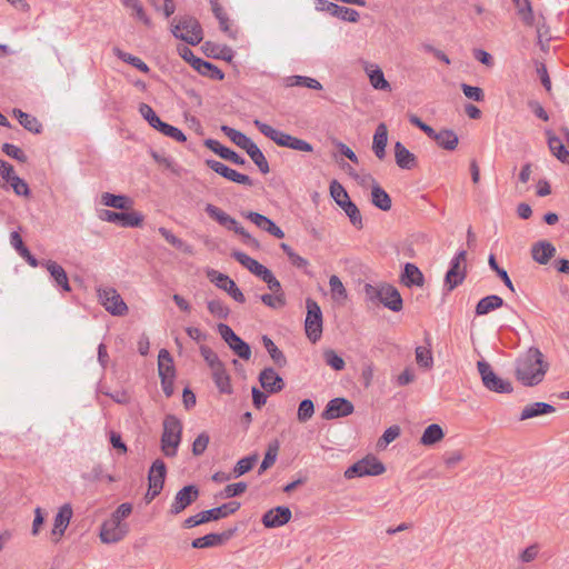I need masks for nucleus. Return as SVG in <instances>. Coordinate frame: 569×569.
Listing matches in <instances>:
<instances>
[{
    "mask_svg": "<svg viewBox=\"0 0 569 569\" xmlns=\"http://www.w3.org/2000/svg\"><path fill=\"white\" fill-rule=\"evenodd\" d=\"M548 370V363L543 361V355L537 348H530L523 357L517 361L516 377L525 386L540 383Z\"/></svg>",
    "mask_w": 569,
    "mask_h": 569,
    "instance_id": "obj_1",
    "label": "nucleus"
},
{
    "mask_svg": "<svg viewBox=\"0 0 569 569\" xmlns=\"http://www.w3.org/2000/svg\"><path fill=\"white\" fill-rule=\"evenodd\" d=\"M253 124L259 129V131L272 140L279 147H286L298 151L303 152H312V146L306 140L293 137L283 131L277 130L270 124H267L258 119L253 121Z\"/></svg>",
    "mask_w": 569,
    "mask_h": 569,
    "instance_id": "obj_2",
    "label": "nucleus"
},
{
    "mask_svg": "<svg viewBox=\"0 0 569 569\" xmlns=\"http://www.w3.org/2000/svg\"><path fill=\"white\" fill-rule=\"evenodd\" d=\"M162 427L161 451L166 457H174L182 438V423L176 416L168 415Z\"/></svg>",
    "mask_w": 569,
    "mask_h": 569,
    "instance_id": "obj_3",
    "label": "nucleus"
},
{
    "mask_svg": "<svg viewBox=\"0 0 569 569\" xmlns=\"http://www.w3.org/2000/svg\"><path fill=\"white\" fill-rule=\"evenodd\" d=\"M330 196L335 202L345 211L349 217L350 222L357 229H362V217L358 207L350 200L347 190L337 180H332L329 187Z\"/></svg>",
    "mask_w": 569,
    "mask_h": 569,
    "instance_id": "obj_4",
    "label": "nucleus"
},
{
    "mask_svg": "<svg viewBox=\"0 0 569 569\" xmlns=\"http://www.w3.org/2000/svg\"><path fill=\"white\" fill-rule=\"evenodd\" d=\"M239 508H240L239 502L231 501V502L224 503L220 507L201 511L194 516L187 518L183 521V527L192 528V527H196L198 525H201V523H204V522H208L211 520H218V519L224 518V517L236 512Z\"/></svg>",
    "mask_w": 569,
    "mask_h": 569,
    "instance_id": "obj_5",
    "label": "nucleus"
},
{
    "mask_svg": "<svg viewBox=\"0 0 569 569\" xmlns=\"http://www.w3.org/2000/svg\"><path fill=\"white\" fill-rule=\"evenodd\" d=\"M206 212L209 214V217L213 220H216L219 224L222 227L234 231L237 234L241 236L244 240V242L249 244H258L257 240L250 236L249 232L244 230L243 227L239 226L236 219H233L231 216H229L227 212L221 210L220 208L208 203L206 206Z\"/></svg>",
    "mask_w": 569,
    "mask_h": 569,
    "instance_id": "obj_6",
    "label": "nucleus"
},
{
    "mask_svg": "<svg viewBox=\"0 0 569 569\" xmlns=\"http://www.w3.org/2000/svg\"><path fill=\"white\" fill-rule=\"evenodd\" d=\"M176 38H179L191 46L202 41V28L197 19L191 17L182 18L172 30Z\"/></svg>",
    "mask_w": 569,
    "mask_h": 569,
    "instance_id": "obj_7",
    "label": "nucleus"
},
{
    "mask_svg": "<svg viewBox=\"0 0 569 569\" xmlns=\"http://www.w3.org/2000/svg\"><path fill=\"white\" fill-rule=\"evenodd\" d=\"M307 317L305 321V330L308 339L311 342H317L322 335V312L317 303L312 299H307Z\"/></svg>",
    "mask_w": 569,
    "mask_h": 569,
    "instance_id": "obj_8",
    "label": "nucleus"
},
{
    "mask_svg": "<svg viewBox=\"0 0 569 569\" xmlns=\"http://www.w3.org/2000/svg\"><path fill=\"white\" fill-rule=\"evenodd\" d=\"M386 471L382 462L376 457L367 456L363 459L357 461L345 471V478L352 479L356 477L365 476H379Z\"/></svg>",
    "mask_w": 569,
    "mask_h": 569,
    "instance_id": "obj_9",
    "label": "nucleus"
},
{
    "mask_svg": "<svg viewBox=\"0 0 569 569\" xmlns=\"http://www.w3.org/2000/svg\"><path fill=\"white\" fill-rule=\"evenodd\" d=\"M477 368L481 376L482 383L488 390L498 393H510L512 391L511 383L498 377L488 362L478 361Z\"/></svg>",
    "mask_w": 569,
    "mask_h": 569,
    "instance_id": "obj_10",
    "label": "nucleus"
},
{
    "mask_svg": "<svg viewBox=\"0 0 569 569\" xmlns=\"http://www.w3.org/2000/svg\"><path fill=\"white\" fill-rule=\"evenodd\" d=\"M467 274V252L461 250L451 261L450 269L448 270L445 284L449 291H452L463 282Z\"/></svg>",
    "mask_w": 569,
    "mask_h": 569,
    "instance_id": "obj_11",
    "label": "nucleus"
},
{
    "mask_svg": "<svg viewBox=\"0 0 569 569\" xmlns=\"http://www.w3.org/2000/svg\"><path fill=\"white\" fill-rule=\"evenodd\" d=\"M98 297L101 305L113 316H124L128 306L114 288L106 287L98 289Z\"/></svg>",
    "mask_w": 569,
    "mask_h": 569,
    "instance_id": "obj_12",
    "label": "nucleus"
},
{
    "mask_svg": "<svg viewBox=\"0 0 569 569\" xmlns=\"http://www.w3.org/2000/svg\"><path fill=\"white\" fill-rule=\"evenodd\" d=\"M73 516V509L70 503L62 505L54 516L53 519V526L50 532V540L52 543L58 545L62 537L64 536V532L67 528L70 525V521Z\"/></svg>",
    "mask_w": 569,
    "mask_h": 569,
    "instance_id": "obj_13",
    "label": "nucleus"
},
{
    "mask_svg": "<svg viewBox=\"0 0 569 569\" xmlns=\"http://www.w3.org/2000/svg\"><path fill=\"white\" fill-rule=\"evenodd\" d=\"M167 468L162 460L157 459L150 470H149V489L146 495V499L148 501L153 500L162 490L164 478H166Z\"/></svg>",
    "mask_w": 569,
    "mask_h": 569,
    "instance_id": "obj_14",
    "label": "nucleus"
},
{
    "mask_svg": "<svg viewBox=\"0 0 569 569\" xmlns=\"http://www.w3.org/2000/svg\"><path fill=\"white\" fill-rule=\"evenodd\" d=\"M128 531L129 527L126 522L109 518L101 525L99 537L103 543H116L122 540Z\"/></svg>",
    "mask_w": 569,
    "mask_h": 569,
    "instance_id": "obj_15",
    "label": "nucleus"
},
{
    "mask_svg": "<svg viewBox=\"0 0 569 569\" xmlns=\"http://www.w3.org/2000/svg\"><path fill=\"white\" fill-rule=\"evenodd\" d=\"M99 218L107 222L120 223L122 227H139L143 221L142 214L137 211L116 212L111 210H101Z\"/></svg>",
    "mask_w": 569,
    "mask_h": 569,
    "instance_id": "obj_16",
    "label": "nucleus"
},
{
    "mask_svg": "<svg viewBox=\"0 0 569 569\" xmlns=\"http://www.w3.org/2000/svg\"><path fill=\"white\" fill-rule=\"evenodd\" d=\"M208 278L218 288L228 292L236 301L243 303L246 301L244 295L237 287L236 282L230 279L227 274H223L217 270H209L207 272Z\"/></svg>",
    "mask_w": 569,
    "mask_h": 569,
    "instance_id": "obj_17",
    "label": "nucleus"
},
{
    "mask_svg": "<svg viewBox=\"0 0 569 569\" xmlns=\"http://www.w3.org/2000/svg\"><path fill=\"white\" fill-rule=\"evenodd\" d=\"M206 164L211 170H213L221 177H223L232 182L244 184L248 187H251L253 184V182L249 176L240 173V172L229 168L228 166H226L224 163H222L220 161H217L213 159H207Z\"/></svg>",
    "mask_w": 569,
    "mask_h": 569,
    "instance_id": "obj_18",
    "label": "nucleus"
},
{
    "mask_svg": "<svg viewBox=\"0 0 569 569\" xmlns=\"http://www.w3.org/2000/svg\"><path fill=\"white\" fill-rule=\"evenodd\" d=\"M355 410V407L351 401L346 398H335L331 399L327 406L325 411L322 412V418L326 420H333L342 417H347L351 415Z\"/></svg>",
    "mask_w": 569,
    "mask_h": 569,
    "instance_id": "obj_19",
    "label": "nucleus"
},
{
    "mask_svg": "<svg viewBox=\"0 0 569 569\" xmlns=\"http://www.w3.org/2000/svg\"><path fill=\"white\" fill-rule=\"evenodd\" d=\"M199 497V489L194 485H189L179 490L171 505L170 512L178 515L182 512L188 506L194 502Z\"/></svg>",
    "mask_w": 569,
    "mask_h": 569,
    "instance_id": "obj_20",
    "label": "nucleus"
},
{
    "mask_svg": "<svg viewBox=\"0 0 569 569\" xmlns=\"http://www.w3.org/2000/svg\"><path fill=\"white\" fill-rule=\"evenodd\" d=\"M242 216L250 220L259 229L270 233L271 236L278 239H282L284 237V232L268 217L253 211L242 212Z\"/></svg>",
    "mask_w": 569,
    "mask_h": 569,
    "instance_id": "obj_21",
    "label": "nucleus"
},
{
    "mask_svg": "<svg viewBox=\"0 0 569 569\" xmlns=\"http://www.w3.org/2000/svg\"><path fill=\"white\" fill-rule=\"evenodd\" d=\"M319 9L327 11L333 17L349 22H357L359 20V13L355 9L338 6L327 0H319Z\"/></svg>",
    "mask_w": 569,
    "mask_h": 569,
    "instance_id": "obj_22",
    "label": "nucleus"
},
{
    "mask_svg": "<svg viewBox=\"0 0 569 569\" xmlns=\"http://www.w3.org/2000/svg\"><path fill=\"white\" fill-rule=\"evenodd\" d=\"M380 302L391 311L398 312L402 309V298L397 288L391 284L380 286Z\"/></svg>",
    "mask_w": 569,
    "mask_h": 569,
    "instance_id": "obj_23",
    "label": "nucleus"
},
{
    "mask_svg": "<svg viewBox=\"0 0 569 569\" xmlns=\"http://www.w3.org/2000/svg\"><path fill=\"white\" fill-rule=\"evenodd\" d=\"M236 528L226 530L221 533H209L200 538H196L192 540L191 546L193 548H210L224 543L228 541L236 532Z\"/></svg>",
    "mask_w": 569,
    "mask_h": 569,
    "instance_id": "obj_24",
    "label": "nucleus"
},
{
    "mask_svg": "<svg viewBox=\"0 0 569 569\" xmlns=\"http://www.w3.org/2000/svg\"><path fill=\"white\" fill-rule=\"evenodd\" d=\"M290 519L291 510L288 507H277L263 515L262 523L267 528H276L286 525Z\"/></svg>",
    "mask_w": 569,
    "mask_h": 569,
    "instance_id": "obj_25",
    "label": "nucleus"
},
{
    "mask_svg": "<svg viewBox=\"0 0 569 569\" xmlns=\"http://www.w3.org/2000/svg\"><path fill=\"white\" fill-rule=\"evenodd\" d=\"M363 70L369 78L370 84L376 90H382V91L391 90L390 83L386 80L382 70L378 64L370 63V62H363Z\"/></svg>",
    "mask_w": 569,
    "mask_h": 569,
    "instance_id": "obj_26",
    "label": "nucleus"
},
{
    "mask_svg": "<svg viewBox=\"0 0 569 569\" xmlns=\"http://www.w3.org/2000/svg\"><path fill=\"white\" fill-rule=\"evenodd\" d=\"M259 381L261 387L271 393L279 392L284 387L282 378L272 368L263 369L259 375Z\"/></svg>",
    "mask_w": 569,
    "mask_h": 569,
    "instance_id": "obj_27",
    "label": "nucleus"
},
{
    "mask_svg": "<svg viewBox=\"0 0 569 569\" xmlns=\"http://www.w3.org/2000/svg\"><path fill=\"white\" fill-rule=\"evenodd\" d=\"M204 146L220 156L222 159L231 161L234 164L242 166L246 163V160L240 157L238 153H236L233 150L222 146L219 141L213 139H207L204 141Z\"/></svg>",
    "mask_w": 569,
    "mask_h": 569,
    "instance_id": "obj_28",
    "label": "nucleus"
},
{
    "mask_svg": "<svg viewBox=\"0 0 569 569\" xmlns=\"http://www.w3.org/2000/svg\"><path fill=\"white\" fill-rule=\"evenodd\" d=\"M388 143V128L381 122L377 126L372 140V151L375 156L382 160L386 157V147Z\"/></svg>",
    "mask_w": 569,
    "mask_h": 569,
    "instance_id": "obj_29",
    "label": "nucleus"
},
{
    "mask_svg": "<svg viewBox=\"0 0 569 569\" xmlns=\"http://www.w3.org/2000/svg\"><path fill=\"white\" fill-rule=\"evenodd\" d=\"M395 160L399 168L410 170L417 163L416 156L409 151L400 141L395 143Z\"/></svg>",
    "mask_w": 569,
    "mask_h": 569,
    "instance_id": "obj_30",
    "label": "nucleus"
},
{
    "mask_svg": "<svg viewBox=\"0 0 569 569\" xmlns=\"http://www.w3.org/2000/svg\"><path fill=\"white\" fill-rule=\"evenodd\" d=\"M101 203L106 207L119 209V210H131L133 207V200L124 194H113L110 192H103L101 194Z\"/></svg>",
    "mask_w": 569,
    "mask_h": 569,
    "instance_id": "obj_31",
    "label": "nucleus"
},
{
    "mask_svg": "<svg viewBox=\"0 0 569 569\" xmlns=\"http://www.w3.org/2000/svg\"><path fill=\"white\" fill-rule=\"evenodd\" d=\"M532 258L540 264H547L556 253L555 246L549 241H539L531 248Z\"/></svg>",
    "mask_w": 569,
    "mask_h": 569,
    "instance_id": "obj_32",
    "label": "nucleus"
},
{
    "mask_svg": "<svg viewBox=\"0 0 569 569\" xmlns=\"http://www.w3.org/2000/svg\"><path fill=\"white\" fill-rule=\"evenodd\" d=\"M555 411H556L555 407H552L549 403H546V402H533V403L527 405L522 409L519 419L521 421H523V420H527V419L536 418V417L541 416V415L553 413Z\"/></svg>",
    "mask_w": 569,
    "mask_h": 569,
    "instance_id": "obj_33",
    "label": "nucleus"
},
{
    "mask_svg": "<svg viewBox=\"0 0 569 569\" xmlns=\"http://www.w3.org/2000/svg\"><path fill=\"white\" fill-rule=\"evenodd\" d=\"M401 282L407 286H417L422 287L425 283V278L419 268L413 263H406L403 273L401 276Z\"/></svg>",
    "mask_w": 569,
    "mask_h": 569,
    "instance_id": "obj_34",
    "label": "nucleus"
},
{
    "mask_svg": "<svg viewBox=\"0 0 569 569\" xmlns=\"http://www.w3.org/2000/svg\"><path fill=\"white\" fill-rule=\"evenodd\" d=\"M211 376L221 393H232V386L230 382V376L228 375L224 365L211 370Z\"/></svg>",
    "mask_w": 569,
    "mask_h": 569,
    "instance_id": "obj_35",
    "label": "nucleus"
},
{
    "mask_svg": "<svg viewBox=\"0 0 569 569\" xmlns=\"http://www.w3.org/2000/svg\"><path fill=\"white\" fill-rule=\"evenodd\" d=\"M231 256L244 268H247L251 273H253L257 277H260L262 272L267 269L263 264H261L256 259L249 257L244 252L241 251H233Z\"/></svg>",
    "mask_w": 569,
    "mask_h": 569,
    "instance_id": "obj_36",
    "label": "nucleus"
},
{
    "mask_svg": "<svg viewBox=\"0 0 569 569\" xmlns=\"http://www.w3.org/2000/svg\"><path fill=\"white\" fill-rule=\"evenodd\" d=\"M371 202L382 211H389L392 206L390 196L376 182L371 188Z\"/></svg>",
    "mask_w": 569,
    "mask_h": 569,
    "instance_id": "obj_37",
    "label": "nucleus"
},
{
    "mask_svg": "<svg viewBox=\"0 0 569 569\" xmlns=\"http://www.w3.org/2000/svg\"><path fill=\"white\" fill-rule=\"evenodd\" d=\"M548 146L551 153L562 163H569V151L566 149L562 141L556 137L551 131H547Z\"/></svg>",
    "mask_w": 569,
    "mask_h": 569,
    "instance_id": "obj_38",
    "label": "nucleus"
},
{
    "mask_svg": "<svg viewBox=\"0 0 569 569\" xmlns=\"http://www.w3.org/2000/svg\"><path fill=\"white\" fill-rule=\"evenodd\" d=\"M503 306V300L497 295L487 296L479 300L476 306V315L485 316Z\"/></svg>",
    "mask_w": 569,
    "mask_h": 569,
    "instance_id": "obj_39",
    "label": "nucleus"
},
{
    "mask_svg": "<svg viewBox=\"0 0 569 569\" xmlns=\"http://www.w3.org/2000/svg\"><path fill=\"white\" fill-rule=\"evenodd\" d=\"M46 268L50 272L51 277L54 279L58 286H60L64 291L71 290L67 273L60 264H58L54 261L48 260L46 262Z\"/></svg>",
    "mask_w": 569,
    "mask_h": 569,
    "instance_id": "obj_40",
    "label": "nucleus"
},
{
    "mask_svg": "<svg viewBox=\"0 0 569 569\" xmlns=\"http://www.w3.org/2000/svg\"><path fill=\"white\" fill-rule=\"evenodd\" d=\"M445 438L443 429L438 423L429 425L421 438L420 443L423 446H433Z\"/></svg>",
    "mask_w": 569,
    "mask_h": 569,
    "instance_id": "obj_41",
    "label": "nucleus"
},
{
    "mask_svg": "<svg viewBox=\"0 0 569 569\" xmlns=\"http://www.w3.org/2000/svg\"><path fill=\"white\" fill-rule=\"evenodd\" d=\"M158 370L160 378L174 377L172 358L168 350L161 349L158 356Z\"/></svg>",
    "mask_w": 569,
    "mask_h": 569,
    "instance_id": "obj_42",
    "label": "nucleus"
},
{
    "mask_svg": "<svg viewBox=\"0 0 569 569\" xmlns=\"http://www.w3.org/2000/svg\"><path fill=\"white\" fill-rule=\"evenodd\" d=\"M433 140L439 147L449 151L455 150L459 142L458 136L449 129L440 130Z\"/></svg>",
    "mask_w": 569,
    "mask_h": 569,
    "instance_id": "obj_43",
    "label": "nucleus"
},
{
    "mask_svg": "<svg viewBox=\"0 0 569 569\" xmlns=\"http://www.w3.org/2000/svg\"><path fill=\"white\" fill-rule=\"evenodd\" d=\"M246 152L251 158V160L254 162V164L259 168V170L262 173H268L270 171L269 163L262 153V151L259 149V147L252 142L247 149Z\"/></svg>",
    "mask_w": 569,
    "mask_h": 569,
    "instance_id": "obj_44",
    "label": "nucleus"
},
{
    "mask_svg": "<svg viewBox=\"0 0 569 569\" xmlns=\"http://www.w3.org/2000/svg\"><path fill=\"white\" fill-rule=\"evenodd\" d=\"M222 132L238 147L246 150L253 141L248 138L244 133L228 127L222 126L221 127Z\"/></svg>",
    "mask_w": 569,
    "mask_h": 569,
    "instance_id": "obj_45",
    "label": "nucleus"
},
{
    "mask_svg": "<svg viewBox=\"0 0 569 569\" xmlns=\"http://www.w3.org/2000/svg\"><path fill=\"white\" fill-rule=\"evenodd\" d=\"M286 82L288 87L302 86L315 90L322 89V86L318 80L303 76L289 77L286 79Z\"/></svg>",
    "mask_w": 569,
    "mask_h": 569,
    "instance_id": "obj_46",
    "label": "nucleus"
},
{
    "mask_svg": "<svg viewBox=\"0 0 569 569\" xmlns=\"http://www.w3.org/2000/svg\"><path fill=\"white\" fill-rule=\"evenodd\" d=\"M113 52L119 59L133 66L141 72H144V73L149 72V67L140 58L134 57L128 52H124V51L120 50L119 48H114Z\"/></svg>",
    "mask_w": 569,
    "mask_h": 569,
    "instance_id": "obj_47",
    "label": "nucleus"
},
{
    "mask_svg": "<svg viewBox=\"0 0 569 569\" xmlns=\"http://www.w3.org/2000/svg\"><path fill=\"white\" fill-rule=\"evenodd\" d=\"M329 286L333 300L339 302L347 300V290L338 276L333 274L330 277Z\"/></svg>",
    "mask_w": 569,
    "mask_h": 569,
    "instance_id": "obj_48",
    "label": "nucleus"
},
{
    "mask_svg": "<svg viewBox=\"0 0 569 569\" xmlns=\"http://www.w3.org/2000/svg\"><path fill=\"white\" fill-rule=\"evenodd\" d=\"M262 342L268 353L270 355L271 359L274 361V363L278 365L279 367L284 366L286 357L282 353V351L279 350L278 347L273 343V341L269 337L263 336Z\"/></svg>",
    "mask_w": 569,
    "mask_h": 569,
    "instance_id": "obj_49",
    "label": "nucleus"
},
{
    "mask_svg": "<svg viewBox=\"0 0 569 569\" xmlns=\"http://www.w3.org/2000/svg\"><path fill=\"white\" fill-rule=\"evenodd\" d=\"M260 300L263 305L271 309H281L286 306L284 292H272L260 296Z\"/></svg>",
    "mask_w": 569,
    "mask_h": 569,
    "instance_id": "obj_50",
    "label": "nucleus"
},
{
    "mask_svg": "<svg viewBox=\"0 0 569 569\" xmlns=\"http://www.w3.org/2000/svg\"><path fill=\"white\" fill-rule=\"evenodd\" d=\"M122 4L127 8L132 10V13L142 21L146 26H150L151 21L149 17L146 14L142 4L139 0H121Z\"/></svg>",
    "mask_w": 569,
    "mask_h": 569,
    "instance_id": "obj_51",
    "label": "nucleus"
},
{
    "mask_svg": "<svg viewBox=\"0 0 569 569\" xmlns=\"http://www.w3.org/2000/svg\"><path fill=\"white\" fill-rule=\"evenodd\" d=\"M278 451H279V445L277 441H274L268 446V450H267L264 458L259 468V473L264 472L267 469H269L270 467L273 466V463L276 462L277 456H278Z\"/></svg>",
    "mask_w": 569,
    "mask_h": 569,
    "instance_id": "obj_52",
    "label": "nucleus"
},
{
    "mask_svg": "<svg viewBox=\"0 0 569 569\" xmlns=\"http://www.w3.org/2000/svg\"><path fill=\"white\" fill-rule=\"evenodd\" d=\"M416 361L426 369H430L433 365V358L430 348L419 346L416 348Z\"/></svg>",
    "mask_w": 569,
    "mask_h": 569,
    "instance_id": "obj_53",
    "label": "nucleus"
},
{
    "mask_svg": "<svg viewBox=\"0 0 569 569\" xmlns=\"http://www.w3.org/2000/svg\"><path fill=\"white\" fill-rule=\"evenodd\" d=\"M313 413H315V405H313L312 400L305 399L299 405L298 412H297V419L299 422L305 423L312 418Z\"/></svg>",
    "mask_w": 569,
    "mask_h": 569,
    "instance_id": "obj_54",
    "label": "nucleus"
},
{
    "mask_svg": "<svg viewBox=\"0 0 569 569\" xmlns=\"http://www.w3.org/2000/svg\"><path fill=\"white\" fill-rule=\"evenodd\" d=\"M139 112L140 114L149 122V124L154 128L159 129L160 126H162V122L160 118L156 114V112L152 110V108L147 103H141L139 106Z\"/></svg>",
    "mask_w": 569,
    "mask_h": 569,
    "instance_id": "obj_55",
    "label": "nucleus"
},
{
    "mask_svg": "<svg viewBox=\"0 0 569 569\" xmlns=\"http://www.w3.org/2000/svg\"><path fill=\"white\" fill-rule=\"evenodd\" d=\"M515 6L517 8L518 14L520 16L521 20L527 26H532L533 24V13H532V9H531L529 0H520L519 2H516Z\"/></svg>",
    "mask_w": 569,
    "mask_h": 569,
    "instance_id": "obj_56",
    "label": "nucleus"
},
{
    "mask_svg": "<svg viewBox=\"0 0 569 569\" xmlns=\"http://www.w3.org/2000/svg\"><path fill=\"white\" fill-rule=\"evenodd\" d=\"M200 353L203 357L210 370L223 365V362L219 359L218 355L208 346H201Z\"/></svg>",
    "mask_w": 569,
    "mask_h": 569,
    "instance_id": "obj_57",
    "label": "nucleus"
},
{
    "mask_svg": "<svg viewBox=\"0 0 569 569\" xmlns=\"http://www.w3.org/2000/svg\"><path fill=\"white\" fill-rule=\"evenodd\" d=\"M257 460L258 455H252L240 459L233 469L234 477H240L251 470Z\"/></svg>",
    "mask_w": 569,
    "mask_h": 569,
    "instance_id": "obj_58",
    "label": "nucleus"
},
{
    "mask_svg": "<svg viewBox=\"0 0 569 569\" xmlns=\"http://www.w3.org/2000/svg\"><path fill=\"white\" fill-rule=\"evenodd\" d=\"M229 348L241 359L249 360L251 357L250 346L244 342L240 337L236 339Z\"/></svg>",
    "mask_w": 569,
    "mask_h": 569,
    "instance_id": "obj_59",
    "label": "nucleus"
},
{
    "mask_svg": "<svg viewBox=\"0 0 569 569\" xmlns=\"http://www.w3.org/2000/svg\"><path fill=\"white\" fill-rule=\"evenodd\" d=\"M208 310L218 319H227L230 312L229 308L221 300L208 301Z\"/></svg>",
    "mask_w": 569,
    "mask_h": 569,
    "instance_id": "obj_60",
    "label": "nucleus"
},
{
    "mask_svg": "<svg viewBox=\"0 0 569 569\" xmlns=\"http://www.w3.org/2000/svg\"><path fill=\"white\" fill-rule=\"evenodd\" d=\"M323 358L326 363L337 371L342 370L346 366L345 360L335 350H326L323 352Z\"/></svg>",
    "mask_w": 569,
    "mask_h": 569,
    "instance_id": "obj_61",
    "label": "nucleus"
},
{
    "mask_svg": "<svg viewBox=\"0 0 569 569\" xmlns=\"http://www.w3.org/2000/svg\"><path fill=\"white\" fill-rule=\"evenodd\" d=\"M210 4H211L212 11H213L216 18L219 20L220 28L224 32H228L229 31V19L227 17L226 12L223 11V9L221 8V6L219 4L218 0H210Z\"/></svg>",
    "mask_w": 569,
    "mask_h": 569,
    "instance_id": "obj_62",
    "label": "nucleus"
},
{
    "mask_svg": "<svg viewBox=\"0 0 569 569\" xmlns=\"http://www.w3.org/2000/svg\"><path fill=\"white\" fill-rule=\"evenodd\" d=\"M259 278L267 283L268 289L271 292H283L279 280L273 276L271 270H269L268 268L262 272V274H260Z\"/></svg>",
    "mask_w": 569,
    "mask_h": 569,
    "instance_id": "obj_63",
    "label": "nucleus"
},
{
    "mask_svg": "<svg viewBox=\"0 0 569 569\" xmlns=\"http://www.w3.org/2000/svg\"><path fill=\"white\" fill-rule=\"evenodd\" d=\"M209 441H210L209 435L207 432H201L194 439V441L192 443V453H193V456H196V457L201 456L206 451V449H207V447L209 445Z\"/></svg>",
    "mask_w": 569,
    "mask_h": 569,
    "instance_id": "obj_64",
    "label": "nucleus"
}]
</instances>
